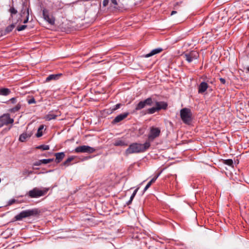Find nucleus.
<instances>
[{"mask_svg":"<svg viewBox=\"0 0 249 249\" xmlns=\"http://www.w3.org/2000/svg\"><path fill=\"white\" fill-rule=\"evenodd\" d=\"M149 142L146 141L143 144L139 143H131L125 150V154L129 155L133 153H142L146 151L150 146Z\"/></svg>","mask_w":249,"mask_h":249,"instance_id":"f257e3e1","label":"nucleus"},{"mask_svg":"<svg viewBox=\"0 0 249 249\" xmlns=\"http://www.w3.org/2000/svg\"><path fill=\"white\" fill-rule=\"evenodd\" d=\"M39 212L37 209L27 210L21 212L19 213L16 215L14 218L16 221H19L24 218L36 216L39 214Z\"/></svg>","mask_w":249,"mask_h":249,"instance_id":"f03ea898","label":"nucleus"},{"mask_svg":"<svg viewBox=\"0 0 249 249\" xmlns=\"http://www.w3.org/2000/svg\"><path fill=\"white\" fill-rule=\"evenodd\" d=\"M49 190V188H44L43 189L41 190L38 188L35 187L29 191L27 195L30 198H38L45 196Z\"/></svg>","mask_w":249,"mask_h":249,"instance_id":"7ed1b4c3","label":"nucleus"},{"mask_svg":"<svg viewBox=\"0 0 249 249\" xmlns=\"http://www.w3.org/2000/svg\"><path fill=\"white\" fill-rule=\"evenodd\" d=\"M32 13V10L30 8V2H23L22 3V9L20 12L21 17L25 16V18L23 22L25 24L28 22L30 14Z\"/></svg>","mask_w":249,"mask_h":249,"instance_id":"20e7f679","label":"nucleus"},{"mask_svg":"<svg viewBox=\"0 0 249 249\" xmlns=\"http://www.w3.org/2000/svg\"><path fill=\"white\" fill-rule=\"evenodd\" d=\"M161 133L160 129L159 127L155 126H151L150 127L149 133L148 135V140L150 142H153L156 138L159 137Z\"/></svg>","mask_w":249,"mask_h":249,"instance_id":"39448f33","label":"nucleus"},{"mask_svg":"<svg viewBox=\"0 0 249 249\" xmlns=\"http://www.w3.org/2000/svg\"><path fill=\"white\" fill-rule=\"evenodd\" d=\"M180 117L182 121L185 124H189L191 121L192 112L190 109L183 108L180 110Z\"/></svg>","mask_w":249,"mask_h":249,"instance_id":"423d86ee","label":"nucleus"},{"mask_svg":"<svg viewBox=\"0 0 249 249\" xmlns=\"http://www.w3.org/2000/svg\"><path fill=\"white\" fill-rule=\"evenodd\" d=\"M153 105V100L152 98L149 97L144 100L141 101L139 103L136 105L135 109L133 112H136L138 110L144 108L146 106H152Z\"/></svg>","mask_w":249,"mask_h":249,"instance_id":"0eeeda50","label":"nucleus"},{"mask_svg":"<svg viewBox=\"0 0 249 249\" xmlns=\"http://www.w3.org/2000/svg\"><path fill=\"white\" fill-rule=\"evenodd\" d=\"M42 16L44 19L51 25L55 24V18L49 13V10L44 8L42 10Z\"/></svg>","mask_w":249,"mask_h":249,"instance_id":"6e6552de","label":"nucleus"},{"mask_svg":"<svg viewBox=\"0 0 249 249\" xmlns=\"http://www.w3.org/2000/svg\"><path fill=\"white\" fill-rule=\"evenodd\" d=\"M74 151L75 153H88L91 154L96 151V149L88 145H82L77 147Z\"/></svg>","mask_w":249,"mask_h":249,"instance_id":"1a4fd4ad","label":"nucleus"},{"mask_svg":"<svg viewBox=\"0 0 249 249\" xmlns=\"http://www.w3.org/2000/svg\"><path fill=\"white\" fill-rule=\"evenodd\" d=\"M14 121V119L10 118L9 114H4L0 117V127H1L3 125L12 124Z\"/></svg>","mask_w":249,"mask_h":249,"instance_id":"9d476101","label":"nucleus"},{"mask_svg":"<svg viewBox=\"0 0 249 249\" xmlns=\"http://www.w3.org/2000/svg\"><path fill=\"white\" fill-rule=\"evenodd\" d=\"M199 53L197 51H192L183 55L185 60L189 63L192 62L193 60L197 59L199 58Z\"/></svg>","mask_w":249,"mask_h":249,"instance_id":"9b49d317","label":"nucleus"},{"mask_svg":"<svg viewBox=\"0 0 249 249\" xmlns=\"http://www.w3.org/2000/svg\"><path fill=\"white\" fill-rule=\"evenodd\" d=\"M129 115L128 112H125L124 113L120 114L117 115L113 120L112 123L113 124H116L123 121L124 119L126 118Z\"/></svg>","mask_w":249,"mask_h":249,"instance_id":"f8f14e48","label":"nucleus"},{"mask_svg":"<svg viewBox=\"0 0 249 249\" xmlns=\"http://www.w3.org/2000/svg\"><path fill=\"white\" fill-rule=\"evenodd\" d=\"M161 173V171H160L155 175L154 177L151 179V180L147 184L143 190L144 192H145L151 186V185L156 181L157 179L160 176Z\"/></svg>","mask_w":249,"mask_h":249,"instance_id":"ddd939ff","label":"nucleus"},{"mask_svg":"<svg viewBox=\"0 0 249 249\" xmlns=\"http://www.w3.org/2000/svg\"><path fill=\"white\" fill-rule=\"evenodd\" d=\"M64 6V4L61 0H57L53 4V9L56 11L62 9Z\"/></svg>","mask_w":249,"mask_h":249,"instance_id":"4468645a","label":"nucleus"},{"mask_svg":"<svg viewBox=\"0 0 249 249\" xmlns=\"http://www.w3.org/2000/svg\"><path fill=\"white\" fill-rule=\"evenodd\" d=\"M55 157V162L56 163H60L65 157V154L64 152H58L54 153Z\"/></svg>","mask_w":249,"mask_h":249,"instance_id":"2eb2a0df","label":"nucleus"},{"mask_svg":"<svg viewBox=\"0 0 249 249\" xmlns=\"http://www.w3.org/2000/svg\"><path fill=\"white\" fill-rule=\"evenodd\" d=\"M208 88V85L205 82H201L198 86V92L199 93H203L206 91Z\"/></svg>","mask_w":249,"mask_h":249,"instance_id":"dca6fc26","label":"nucleus"},{"mask_svg":"<svg viewBox=\"0 0 249 249\" xmlns=\"http://www.w3.org/2000/svg\"><path fill=\"white\" fill-rule=\"evenodd\" d=\"M113 145L116 146H126L128 143L122 139H118L114 141Z\"/></svg>","mask_w":249,"mask_h":249,"instance_id":"f3484780","label":"nucleus"},{"mask_svg":"<svg viewBox=\"0 0 249 249\" xmlns=\"http://www.w3.org/2000/svg\"><path fill=\"white\" fill-rule=\"evenodd\" d=\"M156 108L158 111H159L161 109H166L168 105L164 102H156Z\"/></svg>","mask_w":249,"mask_h":249,"instance_id":"a211bd4d","label":"nucleus"},{"mask_svg":"<svg viewBox=\"0 0 249 249\" xmlns=\"http://www.w3.org/2000/svg\"><path fill=\"white\" fill-rule=\"evenodd\" d=\"M62 75L61 73L55 74H51L49 75L46 79V82H49L51 80H55L58 79L60 76Z\"/></svg>","mask_w":249,"mask_h":249,"instance_id":"6ab92c4d","label":"nucleus"},{"mask_svg":"<svg viewBox=\"0 0 249 249\" xmlns=\"http://www.w3.org/2000/svg\"><path fill=\"white\" fill-rule=\"evenodd\" d=\"M162 49L161 48H157L155 49H154L151 51V52L149 53L146 54L145 55V57H149L150 56H152L155 54H156L157 53H160L162 51Z\"/></svg>","mask_w":249,"mask_h":249,"instance_id":"aec40b11","label":"nucleus"},{"mask_svg":"<svg viewBox=\"0 0 249 249\" xmlns=\"http://www.w3.org/2000/svg\"><path fill=\"white\" fill-rule=\"evenodd\" d=\"M11 92L10 89L5 88H0V95L7 96Z\"/></svg>","mask_w":249,"mask_h":249,"instance_id":"412c9836","label":"nucleus"},{"mask_svg":"<svg viewBox=\"0 0 249 249\" xmlns=\"http://www.w3.org/2000/svg\"><path fill=\"white\" fill-rule=\"evenodd\" d=\"M58 116L57 114H54L53 111H50L48 115L45 116V119L47 121H50L53 119H55Z\"/></svg>","mask_w":249,"mask_h":249,"instance_id":"4be33fe9","label":"nucleus"},{"mask_svg":"<svg viewBox=\"0 0 249 249\" xmlns=\"http://www.w3.org/2000/svg\"><path fill=\"white\" fill-rule=\"evenodd\" d=\"M31 137V135L27 134L26 133H23L19 136V141L21 142H24L26 141V139Z\"/></svg>","mask_w":249,"mask_h":249,"instance_id":"5701e85b","label":"nucleus"},{"mask_svg":"<svg viewBox=\"0 0 249 249\" xmlns=\"http://www.w3.org/2000/svg\"><path fill=\"white\" fill-rule=\"evenodd\" d=\"M74 158L73 156H71L68 158L62 164V165L64 166H68L70 165L71 162L74 160Z\"/></svg>","mask_w":249,"mask_h":249,"instance_id":"b1692460","label":"nucleus"},{"mask_svg":"<svg viewBox=\"0 0 249 249\" xmlns=\"http://www.w3.org/2000/svg\"><path fill=\"white\" fill-rule=\"evenodd\" d=\"M21 105L18 103L15 107H12L9 109V111L11 113H15L19 111L21 108Z\"/></svg>","mask_w":249,"mask_h":249,"instance_id":"393cba45","label":"nucleus"},{"mask_svg":"<svg viewBox=\"0 0 249 249\" xmlns=\"http://www.w3.org/2000/svg\"><path fill=\"white\" fill-rule=\"evenodd\" d=\"M15 25L14 24H12L8 26L5 30L4 35H6V34H8V33H10L11 32H12V30L15 28Z\"/></svg>","mask_w":249,"mask_h":249,"instance_id":"a878e982","label":"nucleus"},{"mask_svg":"<svg viewBox=\"0 0 249 249\" xmlns=\"http://www.w3.org/2000/svg\"><path fill=\"white\" fill-rule=\"evenodd\" d=\"M223 163L229 166L233 167V160L231 159L224 160Z\"/></svg>","mask_w":249,"mask_h":249,"instance_id":"bb28decb","label":"nucleus"},{"mask_svg":"<svg viewBox=\"0 0 249 249\" xmlns=\"http://www.w3.org/2000/svg\"><path fill=\"white\" fill-rule=\"evenodd\" d=\"M36 149H41L42 150H48L50 149V146L48 145L42 144L37 146Z\"/></svg>","mask_w":249,"mask_h":249,"instance_id":"cd10ccee","label":"nucleus"},{"mask_svg":"<svg viewBox=\"0 0 249 249\" xmlns=\"http://www.w3.org/2000/svg\"><path fill=\"white\" fill-rule=\"evenodd\" d=\"M156 111H159L156 107H153L150 108H148L147 110V113L149 114H152L155 113Z\"/></svg>","mask_w":249,"mask_h":249,"instance_id":"c85d7f7f","label":"nucleus"},{"mask_svg":"<svg viewBox=\"0 0 249 249\" xmlns=\"http://www.w3.org/2000/svg\"><path fill=\"white\" fill-rule=\"evenodd\" d=\"M43 128V125H41L39 126L36 134L37 137H40L42 136V129Z\"/></svg>","mask_w":249,"mask_h":249,"instance_id":"c756f323","label":"nucleus"},{"mask_svg":"<svg viewBox=\"0 0 249 249\" xmlns=\"http://www.w3.org/2000/svg\"><path fill=\"white\" fill-rule=\"evenodd\" d=\"M53 159H43L41 160V162L42 164H46L53 161Z\"/></svg>","mask_w":249,"mask_h":249,"instance_id":"7c9ffc66","label":"nucleus"},{"mask_svg":"<svg viewBox=\"0 0 249 249\" xmlns=\"http://www.w3.org/2000/svg\"><path fill=\"white\" fill-rule=\"evenodd\" d=\"M9 12L10 13L12 17L13 15H15L18 13V11L14 7H11L9 10Z\"/></svg>","mask_w":249,"mask_h":249,"instance_id":"2f4dec72","label":"nucleus"},{"mask_svg":"<svg viewBox=\"0 0 249 249\" xmlns=\"http://www.w3.org/2000/svg\"><path fill=\"white\" fill-rule=\"evenodd\" d=\"M26 28H27V25H20V26H18L17 28V30L18 31H21L24 30Z\"/></svg>","mask_w":249,"mask_h":249,"instance_id":"473e14b6","label":"nucleus"},{"mask_svg":"<svg viewBox=\"0 0 249 249\" xmlns=\"http://www.w3.org/2000/svg\"><path fill=\"white\" fill-rule=\"evenodd\" d=\"M27 102L29 105L32 104H35L36 103V101L33 97H32L30 99H28Z\"/></svg>","mask_w":249,"mask_h":249,"instance_id":"72a5a7b5","label":"nucleus"},{"mask_svg":"<svg viewBox=\"0 0 249 249\" xmlns=\"http://www.w3.org/2000/svg\"><path fill=\"white\" fill-rule=\"evenodd\" d=\"M33 173V172L32 171H28L27 170H25L23 172V175L28 174V175H29L32 174Z\"/></svg>","mask_w":249,"mask_h":249,"instance_id":"f704fd0d","label":"nucleus"},{"mask_svg":"<svg viewBox=\"0 0 249 249\" xmlns=\"http://www.w3.org/2000/svg\"><path fill=\"white\" fill-rule=\"evenodd\" d=\"M122 106V104H116L114 107V108H113V110H116L118 109H119Z\"/></svg>","mask_w":249,"mask_h":249,"instance_id":"c9c22d12","label":"nucleus"},{"mask_svg":"<svg viewBox=\"0 0 249 249\" xmlns=\"http://www.w3.org/2000/svg\"><path fill=\"white\" fill-rule=\"evenodd\" d=\"M16 202V200L15 199H10L8 202V204L7 205L8 206H10V205H12L13 204H14V203H15Z\"/></svg>","mask_w":249,"mask_h":249,"instance_id":"e433bc0d","label":"nucleus"},{"mask_svg":"<svg viewBox=\"0 0 249 249\" xmlns=\"http://www.w3.org/2000/svg\"><path fill=\"white\" fill-rule=\"evenodd\" d=\"M41 164H42V163L41 162V160H39L33 163L34 166H40Z\"/></svg>","mask_w":249,"mask_h":249,"instance_id":"4c0bfd02","label":"nucleus"},{"mask_svg":"<svg viewBox=\"0 0 249 249\" xmlns=\"http://www.w3.org/2000/svg\"><path fill=\"white\" fill-rule=\"evenodd\" d=\"M8 102H10L12 104H15L17 102V98L16 97L12 98Z\"/></svg>","mask_w":249,"mask_h":249,"instance_id":"58836bf2","label":"nucleus"},{"mask_svg":"<svg viewBox=\"0 0 249 249\" xmlns=\"http://www.w3.org/2000/svg\"><path fill=\"white\" fill-rule=\"evenodd\" d=\"M109 0H103V5L104 6H106L108 3Z\"/></svg>","mask_w":249,"mask_h":249,"instance_id":"ea45409f","label":"nucleus"},{"mask_svg":"<svg viewBox=\"0 0 249 249\" xmlns=\"http://www.w3.org/2000/svg\"><path fill=\"white\" fill-rule=\"evenodd\" d=\"M219 80L220 82L223 84H225L226 83V80L223 78H220Z\"/></svg>","mask_w":249,"mask_h":249,"instance_id":"a19ab883","label":"nucleus"},{"mask_svg":"<svg viewBox=\"0 0 249 249\" xmlns=\"http://www.w3.org/2000/svg\"><path fill=\"white\" fill-rule=\"evenodd\" d=\"M134 197L131 196L129 200L127 202V205H129L131 203Z\"/></svg>","mask_w":249,"mask_h":249,"instance_id":"79ce46f5","label":"nucleus"},{"mask_svg":"<svg viewBox=\"0 0 249 249\" xmlns=\"http://www.w3.org/2000/svg\"><path fill=\"white\" fill-rule=\"evenodd\" d=\"M111 2L114 5H117V2L116 0H111Z\"/></svg>","mask_w":249,"mask_h":249,"instance_id":"37998d69","label":"nucleus"},{"mask_svg":"<svg viewBox=\"0 0 249 249\" xmlns=\"http://www.w3.org/2000/svg\"><path fill=\"white\" fill-rule=\"evenodd\" d=\"M177 13V11H173L171 12V16H172V15H174V14H176Z\"/></svg>","mask_w":249,"mask_h":249,"instance_id":"c03bdc74","label":"nucleus"},{"mask_svg":"<svg viewBox=\"0 0 249 249\" xmlns=\"http://www.w3.org/2000/svg\"><path fill=\"white\" fill-rule=\"evenodd\" d=\"M138 190H139V188H138L134 190V191L133 193H135V194H137V192H138Z\"/></svg>","mask_w":249,"mask_h":249,"instance_id":"a18cd8bd","label":"nucleus"},{"mask_svg":"<svg viewBox=\"0 0 249 249\" xmlns=\"http://www.w3.org/2000/svg\"><path fill=\"white\" fill-rule=\"evenodd\" d=\"M136 194L133 193V194L131 195V196H132L134 198V197L136 196Z\"/></svg>","mask_w":249,"mask_h":249,"instance_id":"49530a36","label":"nucleus"},{"mask_svg":"<svg viewBox=\"0 0 249 249\" xmlns=\"http://www.w3.org/2000/svg\"><path fill=\"white\" fill-rule=\"evenodd\" d=\"M136 194L133 193V194L131 195V196H132L134 198V197L136 196Z\"/></svg>","mask_w":249,"mask_h":249,"instance_id":"de8ad7c7","label":"nucleus"},{"mask_svg":"<svg viewBox=\"0 0 249 249\" xmlns=\"http://www.w3.org/2000/svg\"><path fill=\"white\" fill-rule=\"evenodd\" d=\"M136 194L133 193V194L131 195V196H132L134 198V197L136 196Z\"/></svg>","mask_w":249,"mask_h":249,"instance_id":"09e8293b","label":"nucleus"},{"mask_svg":"<svg viewBox=\"0 0 249 249\" xmlns=\"http://www.w3.org/2000/svg\"><path fill=\"white\" fill-rule=\"evenodd\" d=\"M248 71H249V67L247 68Z\"/></svg>","mask_w":249,"mask_h":249,"instance_id":"8fccbe9b","label":"nucleus"}]
</instances>
